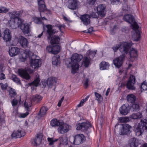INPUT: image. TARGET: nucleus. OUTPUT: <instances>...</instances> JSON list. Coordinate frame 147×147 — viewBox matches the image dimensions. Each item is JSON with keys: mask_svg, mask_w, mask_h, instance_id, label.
Listing matches in <instances>:
<instances>
[{"mask_svg": "<svg viewBox=\"0 0 147 147\" xmlns=\"http://www.w3.org/2000/svg\"><path fill=\"white\" fill-rule=\"evenodd\" d=\"M25 133L23 131H14L11 135L13 138H20L25 136Z\"/></svg>", "mask_w": 147, "mask_h": 147, "instance_id": "aec40b11", "label": "nucleus"}, {"mask_svg": "<svg viewBox=\"0 0 147 147\" xmlns=\"http://www.w3.org/2000/svg\"><path fill=\"white\" fill-rule=\"evenodd\" d=\"M11 32L9 29L8 28L6 29L4 32L3 39L6 41L10 40L11 38Z\"/></svg>", "mask_w": 147, "mask_h": 147, "instance_id": "412c9836", "label": "nucleus"}, {"mask_svg": "<svg viewBox=\"0 0 147 147\" xmlns=\"http://www.w3.org/2000/svg\"><path fill=\"white\" fill-rule=\"evenodd\" d=\"M62 122L59 121L56 118H53L50 121V125L53 127H59Z\"/></svg>", "mask_w": 147, "mask_h": 147, "instance_id": "a878e982", "label": "nucleus"}, {"mask_svg": "<svg viewBox=\"0 0 147 147\" xmlns=\"http://www.w3.org/2000/svg\"><path fill=\"white\" fill-rule=\"evenodd\" d=\"M144 130H147V120L142 119L140 123L135 129V132L138 136L141 135Z\"/></svg>", "mask_w": 147, "mask_h": 147, "instance_id": "423d86ee", "label": "nucleus"}, {"mask_svg": "<svg viewBox=\"0 0 147 147\" xmlns=\"http://www.w3.org/2000/svg\"><path fill=\"white\" fill-rule=\"evenodd\" d=\"M94 94L95 97H96V100L99 103H100L102 100L103 99V98L101 95L96 92H94Z\"/></svg>", "mask_w": 147, "mask_h": 147, "instance_id": "c03bdc74", "label": "nucleus"}, {"mask_svg": "<svg viewBox=\"0 0 147 147\" xmlns=\"http://www.w3.org/2000/svg\"><path fill=\"white\" fill-rule=\"evenodd\" d=\"M131 106L130 107V109L133 111H136L139 110L140 109V106L137 102H135L131 104Z\"/></svg>", "mask_w": 147, "mask_h": 147, "instance_id": "7c9ffc66", "label": "nucleus"}, {"mask_svg": "<svg viewBox=\"0 0 147 147\" xmlns=\"http://www.w3.org/2000/svg\"><path fill=\"white\" fill-rule=\"evenodd\" d=\"M70 125L66 123L62 122L57 129L58 133L60 134H64L68 132L71 129Z\"/></svg>", "mask_w": 147, "mask_h": 147, "instance_id": "f8f14e48", "label": "nucleus"}, {"mask_svg": "<svg viewBox=\"0 0 147 147\" xmlns=\"http://www.w3.org/2000/svg\"><path fill=\"white\" fill-rule=\"evenodd\" d=\"M86 140V138L82 134H80L70 138V142L73 144L78 145L83 143Z\"/></svg>", "mask_w": 147, "mask_h": 147, "instance_id": "0eeeda50", "label": "nucleus"}, {"mask_svg": "<svg viewBox=\"0 0 147 147\" xmlns=\"http://www.w3.org/2000/svg\"><path fill=\"white\" fill-rule=\"evenodd\" d=\"M109 66L108 63L105 61H102L100 63V69L101 70L107 69Z\"/></svg>", "mask_w": 147, "mask_h": 147, "instance_id": "2f4dec72", "label": "nucleus"}, {"mask_svg": "<svg viewBox=\"0 0 147 147\" xmlns=\"http://www.w3.org/2000/svg\"><path fill=\"white\" fill-rule=\"evenodd\" d=\"M58 140V139H55L54 138H48L47 140L49 143V145H52L54 144V143L57 141Z\"/></svg>", "mask_w": 147, "mask_h": 147, "instance_id": "37998d69", "label": "nucleus"}, {"mask_svg": "<svg viewBox=\"0 0 147 147\" xmlns=\"http://www.w3.org/2000/svg\"><path fill=\"white\" fill-rule=\"evenodd\" d=\"M88 81L89 79L88 78H86L85 79V82L84 84V85L85 87V88H87L88 86Z\"/></svg>", "mask_w": 147, "mask_h": 147, "instance_id": "13d9d810", "label": "nucleus"}, {"mask_svg": "<svg viewBox=\"0 0 147 147\" xmlns=\"http://www.w3.org/2000/svg\"><path fill=\"white\" fill-rule=\"evenodd\" d=\"M140 88L142 91V90H147V83L145 81L143 82L141 84Z\"/></svg>", "mask_w": 147, "mask_h": 147, "instance_id": "09e8293b", "label": "nucleus"}, {"mask_svg": "<svg viewBox=\"0 0 147 147\" xmlns=\"http://www.w3.org/2000/svg\"><path fill=\"white\" fill-rule=\"evenodd\" d=\"M18 100L16 98H14L13 100L11 101V103L12 105L15 107L18 104Z\"/></svg>", "mask_w": 147, "mask_h": 147, "instance_id": "864d4df0", "label": "nucleus"}, {"mask_svg": "<svg viewBox=\"0 0 147 147\" xmlns=\"http://www.w3.org/2000/svg\"><path fill=\"white\" fill-rule=\"evenodd\" d=\"M131 142L130 144V147H137L138 143L135 138H133L130 140Z\"/></svg>", "mask_w": 147, "mask_h": 147, "instance_id": "ea45409f", "label": "nucleus"}, {"mask_svg": "<svg viewBox=\"0 0 147 147\" xmlns=\"http://www.w3.org/2000/svg\"><path fill=\"white\" fill-rule=\"evenodd\" d=\"M24 106L26 109L27 112L24 113L20 115V117L24 118L26 117L29 114L28 111H29V107L32 106V103L30 102L25 101L24 104Z\"/></svg>", "mask_w": 147, "mask_h": 147, "instance_id": "a211bd4d", "label": "nucleus"}, {"mask_svg": "<svg viewBox=\"0 0 147 147\" xmlns=\"http://www.w3.org/2000/svg\"><path fill=\"white\" fill-rule=\"evenodd\" d=\"M51 38L50 43L51 45L47 46L46 50L49 53L57 54L60 51L61 47L59 45H53L59 43L60 40V38L58 36L54 35L51 37Z\"/></svg>", "mask_w": 147, "mask_h": 147, "instance_id": "7ed1b4c3", "label": "nucleus"}, {"mask_svg": "<svg viewBox=\"0 0 147 147\" xmlns=\"http://www.w3.org/2000/svg\"><path fill=\"white\" fill-rule=\"evenodd\" d=\"M20 52V49L17 47H11L9 49V53L11 57L14 56L18 54Z\"/></svg>", "mask_w": 147, "mask_h": 147, "instance_id": "4be33fe9", "label": "nucleus"}, {"mask_svg": "<svg viewBox=\"0 0 147 147\" xmlns=\"http://www.w3.org/2000/svg\"><path fill=\"white\" fill-rule=\"evenodd\" d=\"M19 12L14 11L9 13V16L11 20H13L14 22L17 20L18 26L20 27L22 32L25 34H28L30 31V26L28 24L23 23V22L21 19L20 17L21 16Z\"/></svg>", "mask_w": 147, "mask_h": 147, "instance_id": "f03ea898", "label": "nucleus"}, {"mask_svg": "<svg viewBox=\"0 0 147 147\" xmlns=\"http://www.w3.org/2000/svg\"><path fill=\"white\" fill-rule=\"evenodd\" d=\"M47 111V108L45 107H42L41 108L38 115L41 117H43L46 114Z\"/></svg>", "mask_w": 147, "mask_h": 147, "instance_id": "72a5a7b5", "label": "nucleus"}, {"mask_svg": "<svg viewBox=\"0 0 147 147\" xmlns=\"http://www.w3.org/2000/svg\"><path fill=\"white\" fill-rule=\"evenodd\" d=\"M89 98V96H88L85 98L84 99H82L80 102L79 104H78L77 106L78 107H80L83 106V105L84 103L86 102L88 100V98Z\"/></svg>", "mask_w": 147, "mask_h": 147, "instance_id": "49530a36", "label": "nucleus"}, {"mask_svg": "<svg viewBox=\"0 0 147 147\" xmlns=\"http://www.w3.org/2000/svg\"><path fill=\"white\" fill-rule=\"evenodd\" d=\"M83 56L81 54L75 53L72 55L71 57V62L70 63L71 65V73L75 74L78 69L79 65L78 63L82 58Z\"/></svg>", "mask_w": 147, "mask_h": 147, "instance_id": "20e7f679", "label": "nucleus"}, {"mask_svg": "<svg viewBox=\"0 0 147 147\" xmlns=\"http://www.w3.org/2000/svg\"><path fill=\"white\" fill-rule=\"evenodd\" d=\"M90 62V60L87 57H86L83 61L85 67H87L88 66Z\"/></svg>", "mask_w": 147, "mask_h": 147, "instance_id": "de8ad7c7", "label": "nucleus"}, {"mask_svg": "<svg viewBox=\"0 0 147 147\" xmlns=\"http://www.w3.org/2000/svg\"><path fill=\"white\" fill-rule=\"evenodd\" d=\"M136 78L134 75H131L126 83L127 88L129 90H135L136 88L134 84L136 83Z\"/></svg>", "mask_w": 147, "mask_h": 147, "instance_id": "1a4fd4ad", "label": "nucleus"}, {"mask_svg": "<svg viewBox=\"0 0 147 147\" xmlns=\"http://www.w3.org/2000/svg\"><path fill=\"white\" fill-rule=\"evenodd\" d=\"M97 51V50L94 51L89 50L87 52L88 55L90 58H93L95 57Z\"/></svg>", "mask_w": 147, "mask_h": 147, "instance_id": "79ce46f5", "label": "nucleus"}, {"mask_svg": "<svg viewBox=\"0 0 147 147\" xmlns=\"http://www.w3.org/2000/svg\"><path fill=\"white\" fill-rule=\"evenodd\" d=\"M76 127L77 130L84 131L87 130L89 127H91V125L89 122L86 121L78 123Z\"/></svg>", "mask_w": 147, "mask_h": 147, "instance_id": "9b49d317", "label": "nucleus"}, {"mask_svg": "<svg viewBox=\"0 0 147 147\" xmlns=\"http://www.w3.org/2000/svg\"><path fill=\"white\" fill-rule=\"evenodd\" d=\"M96 0H88V2L89 5H94Z\"/></svg>", "mask_w": 147, "mask_h": 147, "instance_id": "052dcab7", "label": "nucleus"}, {"mask_svg": "<svg viewBox=\"0 0 147 147\" xmlns=\"http://www.w3.org/2000/svg\"><path fill=\"white\" fill-rule=\"evenodd\" d=\"M32 144L34 146H36L40 144L42 141V139L40 134H38L36 137L31 140Z\"/></svg>", "mask_w": 147, "mask_h": 147, "instance_id": "6ab92c4d", "label": "nucleus"}, {"mask_svg": "<svg viewBox=\"0 0 147 147\" xmlns=\"http://www.w3.org/2000/svg\"><path fill=\"white\" fill-rule=\"evenodd\" d=\"M11 79L13 81L15 82L18 85L21 84V82L20 79L18 78L17 76L14 74H12L11 77Z\"/></svg>", "mask_w": 147, "mask_h": 147, "instance_id": "e433bc0d", "label": "nucleus"}, {"mask_svg": "<svg viewBox=\"0 0 147 147\" xmlns=\"http://www.w3.org/2000/svg\"><path fill=\"white\" fill-rule=\"evenodd\" d=\"M19 42L21 46L23 48H26L28 46V41L24 37L22 36L20 39Z\"/></svg>", "mask_w": 147, "mask_h": 147, "instance_id": "393cba45", "label": "nucleus"}, {"mask_svg": "<svg viewBox=\"0 0 147 147\" xmlns=\"http://www.w3.org/2000/svg\"><path fill=\"white\" fill-rule=\"evenodd\" d=\"M57 80L55 77H52L48 78L47 83L49 86H52L56 84Z\"/></svg>", "mask_w": 147, "mask_h": 147, "instance_id": "c85d7f7f", "label": "nucleus"}, {"mask_svg": "<svg viewBox=\"0 0 147 147\" xmlns=\"http://www.w3.org/2000/svg\"><path fill=\"white\" fill-rule=\"evenodd\" d=\"M130 107L128 105H123L119 108V111L121 114L126 115L130 111Z\"/></svg>", "mask_w": 147, "mask_h": 147, "instance_id": "dca6fc26", "label": "nucleus"}, {"mask_svg": "<svg viewBox=\"0 0 147 147\" xmlns=\"http://www.w3.org/2000/svg\"><path fill=\"white\" fill-rule=\"evenodd\" d=\"M133 45L131 41H128L126 42H123L120 44H116L113 46L112 49L115 52H117L119 49V50L123 49L122 52L125 54H127L128 53L129 50Z\"/></svg>", "mask_w": 147, "mask_h": 147, "instance_id": "39448f33", "label": "nucleus"}, {"mask_svg": "<svg viewBox=\"0 0 147 147\" xmlns=\"http://www.w3.org/2000/svg\"><path fill=\"white\" fill-rule=\"evenodd\" d=\"M58 139L59 142V145L61 144H67V138L65 137H60Z\"/></svg>", "mask_w": 147, "mask_h": 147, "instance_id": "a19ab883", "label": "nucleus"}, {"mask_svg": "<svg viewBox=\"0 0 147 147\" xmlns=\"http://www.w3.org/2000/svg\"><path fill=\"white\" fill-rule=\"evenodd\" d=\"M93 31V27L90 28L88 30L87 33H90Z\"/></svg>", "mask_w": 147, "mask_h": 147, "instance_id": "0e129e2a", "label": "nucleus"}, {"mask_svg": "<svg viewBox=\"0 0 147 147\" xmlns=\"http://www.w3.org/2000/svg\"><path fill=\"white\" fill-rule=\"evenodd\" d=\"M111 3L113 5H117L121 3L120 0H110Z\"/></svg>", "mask_w": 147, "mask_h": 147, "instance_id": "6e6d98bb", "label": "nucleus"}, {"mask_svg": "<svg viewBox=\"0 0 147 147\" xmlns=\"http://www.w3.org/2000/svg\"><path fill=\"white\" fill-rule=\"evenodd\" d=\"M40 82V79L39 78H37L35 79L32 82L29 83V84L30 86H33L37 87L39 84Z\"/></svg>", "mask_w": 147, "mask_h": 147, "instance_id": "58836bf2", "label": "nucleus"}, {"mask_svg": "<svg viewBox=\"0 0 147 147\" xmlns=\"http://www.w3.org/2000/svg\"><path fill=\"white\" fill-rule=\"evenodd\" d=\"M106 6L105 4H102L99 5L97 7V9H105Z\"/></svg>", "mask_w": 147, "mask_h": 147, "instance_id": "5fc2aeb1", "label": "nucleus"}, {"mask_svg": "<svg viewBox=\"0 0 147 147\" xmlns=\"http://www.w3.org/2000/svg\"><path fill=\"white\" fill-rule=\"evenodd\" d=\"M6 78L5 74L3 73H2L0 75V80H2L5 79Z\"/></svg>", "mask_w": 147, "mask_h": 147, "instance_id": "680f3d73", "label": "nucleus"}, {"mask_svg": "<svg viewBox=\"0 0 147 147\" xmlns=\"http://www.w3.org/2000/svg\"><path fill=\"white\" fill-rule=\"evenodd\" d=\"M110 90L111 88H108L105 94L106 96H107L109 94L110 91Z\"/></svg>", "mask_w": 147, "mask_h": 147, "instance_id": "69168bd1", "label": "nucleus"}, {"mask_svg": "<svg viewBox=\"0 0 147 147\" xmlns=\"http://www.w3.org/2000/svg\"><path fill=\"white\" fill-rule=\"evenodd\" d=\"M46 27L47 28V33L48 34L47 36V38L48 39H50L51 36L55 33V32H54V30L52 29V26L51 25H47L46 26Z\"/></svg>", "mask_w": 147, "mask_h": 147, "instance_id": "b1692460", "label": "nucleus"}, {"mask_svg": "<svg viewBox=\"0 0 147 147\" xmlns=\"http://www.w3.org/2000/svg\"><path fill=\"white\" fill-rule=\"evenodd\" d=\"M0 85L1 86V89L2 90H7L8 87V84L7 83L4 84L2 83H0Z\"/></svg>", "mask_w": 147, "mask_h": 147, "instance_id": "3c124183", "label": "nucleus"}, {"mask_svg": "<svg viewBox=\"0 0 147 147\" xmlns=\"http://www.w3.org/2000/svg\"><path fill=\"white\" fill-rule=\"evenodd\" d=\"M123 19L131 24V28L135 32V33L132 36L133 40L136 42L139 41L141 36L140 31L139 30V26L135 21L134 17L130 14H126L123 16Z\"/></svg>", "mask_w": 147, "mask_h": 147, "instance_id": "f257e3e1", "label": "nucleus"}, {"mask_svg": "<svg viewBox=\"0 0 147 147\" xmlns=\"http://www.w3.org/2000/svg\"><path fill=\"white\" fill-rule=\"evenodd\" d=\"M68 8L70 9H76L79 7L80 3L77 0H69Z\"/></svg>", "mask_w": 147, "mask_h": 147, "instance_id": "4468645a", "label": "nucleus"}, {"mask_svg": "<svg viewBox=\"0 0 147 147\" xmlns=\"http://www.w3.org/2000/svg\"><path fill=\"white\" fill-rule=\"evenodd\" d=\"M125 54L123 53L113 60V63L116 67L119 68L122 65L126 56Z\"/></svg>", "mask_w": 147, "mask_h": 147, "instance_id": "9d476101", "label": "nucleus"}, {"mask_svg": "<svg viewBox=\"0 0 147 147\" xmlns=\"http://www.w3.org/2000/svg\"><path fill=\"white\" fill-rule=\"evenodd\" d=\"M91 17L90 15L85 14L80 16V19L84 25H87L90 24Z\"/></svg>", "mask_w": 147, "mask_h": 147, "instance_id": "f3484780", "label": "nucleus"}, {"mask_svg": "<svg viewBox=\"0 0 147 147\" xmlns=\"http://www.w3.org/2000/svg\"><path fill=\"white\" fill-rule=\"evenodd\" d=\"M122 127L119 129L120 134L122 135H128L130 134L132 127L128 124L124 123L121 124Z\"/></svg>", "mask_w": 147, "mask_h": 147, "instance_id": "6e6552de", "label": "nucleus"}, {"mask_svg": "<svg viewBox=\"0 0 147 147\" xmlns=\"http://www.w3.org/2000/svg\"><path fill=\"white\" fill-rule=\"evenodd\" d=\"M36 56L33 55L30 59L31 66L34 69L38 68L41 65V61L40 59H36Z\"/></svg>", "mask_w": 147, "mask_h": 147, "instance_id": "ddd939ff", "label": "nucleus"}, {"mask_svg": "<svg viewBox=\"0 0 147 147\" xmlns=\"http://www.w3.org/2000/svg\"><path fill=\"white\" fill-rule=\"evenodd\" d=\"M126 83H125V82H122L121 83L120 87H123L126 86Z\"/></svg>", "mask_w": 147, "mask_h": 147, "instance_id": "338daca9", "label": "nucleus"}, {"mask_svg": "<svg viewBox=\"0 0 147 147\" xmlns=\"http://www.w3.org/2000/svg\"><path fill=\"white\" fill-rule=\"evenodd\" d=\"M121 30L122 32L126 33H128L129 32L128 28L126 27H123Z\"/></svg>", "mask_w": 147, "mask_h": 147, "instance_id": "4d7b16f0", "label": "nucleus"}, {"mask_svg": "<svg viewBox=\"0 0 147 147\" xmlns=\"http://www.w3.org/2000/svg\"><path fill=\"white\" fill-rule=\"evenodd\" d=\"M60 59V57H53L52 59V63L53 65H57Z\"/></svg>", "mask_w": 147, "mask_h": 147, "instance_id": "a18cd8bd", "label": "nucleus"}, {"mask_svg": "<svg viewBox=\"0 0 147 147\" xmlns=\"http://www.w3.org/2000/svg\"><path fill=\"white\" fill-rule=\"evenodd\" d=\"M34 22L36 24H42V21L41 18H38L36 17H34L33 18Z\"/></svg>", "mask_w": 147, "mask_h": 147, "instance_id": "8fccbe9b", "label": "nucleus"}, {"mask_svg": "<svg viewBox=\"0 0 147 147\" xmlns=\"http://www.w3.org/2000/svg\"><path fill=\"white\" fill-rule=\"evenodd\" d=\"M9 10H0V13H6Z\"/></svg>", "mask_w": 147, "mask_h": 147, "instance_id": "774afa93", "label": "nucleus"}, {"mask_svg": "<svg viewBox=\"0 0 147 147\" xmlns=\"http://www.w3.org/2000/svg\"><path fill=\"white\" fill-rule=\"evenodd\" d=\"M9 89L7 90V91L9 92L10 97L11 98H14L17 94L16 91L10 87L9 88Z\"/></svg>", "mask_w": 147, "mask_h": 147, "instance_id": "c756f323", "label": "nucleus"}, {"mask_svg": "<svg viewBox=\"0 0 147 147\" xmlns=\"http://www.w3.org/2000/svg\"><path fill=\"white\" fill-rule=\"evenodd\" d=\"M131 120L130 117H120L119 118V120L120 123H127Z\"/></svg>", "mask_w": 147, "mask_h": 147, "instance_id": "4c0bfd02", "label": "nucleus"}, {"mask_svg": "<svg viewBox=\"0 0 147 147\" xmlns=\"http://www.w3.org/2000/svg\"><path fill=\"white\" fill-rule=\"evenodd\" d=\"M142 117V115L141 113L138 112L135 113H133L130 116V119H140Z\"/></svg>", "mask_w": 147, "mask_h": 147, "instance_id": "c9c22d12", "label": "nucleus"}, {"mask_svg": "<svg viewBox=\"0 0 147 147\" xmlns=\"http://www.w3.org/2000/svg\"><path fill=\"white\" fill-rule=\"evenodd\" d=\"M42 98V97L40 95L36 94L33 96L30 102L32 104V102H35L37 103L39 102Z\"/></svg>", "mask_w": 147, "mask_h": 147, "instance_id": "bb28decb", "label": "nucleus"}, {"mask_svg": "<svg viewBox=\"0 0 147 147\" xmlns=\"http://www.w3.org/2000/svg\"><path fill=\"white\" fill-rule=\"evenodd\" d=\"M123 1L124 2L123 5L124 8H123V9H125L126 8H127V9L130 8L129 6H128L126 3L127 0H123Z\"/></svg>", "mask_w": 147, "mask_h": 147, "instance_id": "bf43d9fd", "label": "nucleus"}, {"mask_svg": "<svg viewBox=\"0 0 147 147\" xmlns=\"http://www.w3.org/2000/svg\"><path fill=\"white\" fill-rule=\"evenodd\" d=\"M18 73L19 75L23 79L28 80L30 78V76L28 74L27 70L22 69H19Z\"/></svg>", "mask_w": 147, "mask_h": 147, "instance_id": "2eb2a0df", "label": "nucleus"}, {"mask_svg": "<svg viewBox=\"0 0 147 147\" xmlns=\"http://www.w3.org/2000/svg\"><path fill=\"white\" fill-rule=\"evenodd\" d=\"M92 11L88 12L90 17L93 18H98V10H92Z\"/></svg>", "mask_w": 147, "mask_h": 147, "instance_id": "f704fd0d", "label": "nucleus"}, {"mask_svg": "<svg viewBox=\"0 0 147 147\" xmlns=\"http://www.w3.org/2000/svg\"><path fill=\"white\" fill-rule=\"evenodd\" d=\"M130 60L133 61L135 59L137 58L138 56V51L137 49L132 48L129 52Z\"/></svg>", "mask_w": 147, "mask_h": 147, "instance_id": "5701e85b", "label": "nucleus"}, {"mask_svg": "<svg viewBox=\"0 0 147 147\" xmlns=\"http://www.w3.org/2000/svg\"><path fill=\"white\" fill-rule=\"evenodd\" d=\"M105 10H100L99 11H98V17L99 16L101 17H104L105 15Z\"/></svg>", "mask_w": 147, "mask_h": 147, "instance_id": "603ef678", "label": "nucleus"}, {"mask_svg": "<svg viewBox=\"0 0 147 147\" xmlns=\"http://www.w3.org/2000/svg\"><path fill=\"white\" fill-rule=\"evenodd\" d=\"M38 9H47L43 0H37Z\"/></svg>", "mask_w": 147, "mask_h": 147, "instance_id": "473e14b6", "label": "nucleus"}, {"mask_svg": "<svg viewBox=\"0 0 147 147\" xmlns=\"http://www.w3.org/2000/svg\"><path fill=\"white\" fill-rule=\"evenodd\" d=\"M64 96H63L61 100L59 101L58 102V103L57 104V106L60 107L61 106V103L62 102H63V100L64 99Z\"/></svg>", "mask_w": 147, "mask_h": 147, "instance_id": "e2e57ef3", "label": "nucleus"}, {"mask_svg": "<svg viewBox=\"0 0 147 147\" xmlns=\"http://www.w3.org/2000/svg\"><path fill=\"white\" fill-rule=\"evenodd\" d=\"M127 101L131 104L135 102L136 100V96L132 94L127 95Z\"/></svg>", "mask_w": 147, "mask_h": 147, "instance_id": "cd10ccee", "label": "nucleus"}]
</instances>
